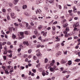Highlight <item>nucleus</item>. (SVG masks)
<instances>
[{
	"instance_id": "338daca9",
	"label": "nucleus",
	"mask_w": 80,
	"mask_h": 80,
	"mask_svg": "<svg viewBox=\"0 0 80 80\" xmlns=\"http://www.w3.org/2000/svg\"><path fill=\"white\" fill-rule=\"evenodd\" d=\"M2 68L3 69H4V70H5V69H6L5 67L4 66H2Z\"/></svg>"
},
{
	"instance_id": "cd10ccee",
	"label": "nucleus",
	"mask_w": 80,
	"mask_h": 80,
	"mask_svg": "<svg viewBox=\"0 0 80 80\" xmlns=\"http://www.w3.org/2000/svg\"><path fill=\"white\" fill-rule=\"evenodd\" d=\"M7 19L8 20L10 19V16H7Z\"/></svg>"
},
{
	"instance_id": "0e129e2a",
	"label": "nucleus",
	"mask_w": 80,
	"mask_h": 80,
	"mask_svg": "<svg viewBox=\"0 0 80 80\" xmlns=\"http://www.w3.org/2000/svg\"><path fill=\"white\" fill-rule=\"evenodd\" d=\"M78 17H76L74 18V20H78Z\"/></svg>"
},
{
	"instance_id": "864d4df0",
	"label": "nucleus",
	"mask_w": 80,
	"mask_h": 80,
	"mask_svg": "<svg viewBox=\"0 0 80 80\" xmlns=\"http://www.w3.org/2000/svg\"><path fill=\"white\" fill-rule=\"evenodd\" d=\"M21 68L22 70H23V69H24V68H25V67H23V66H21Z\"/></svg>"
},
{
	"instance_id": "4c0bfd02",
	"label": "nucleus",
	"mask_w": 80,
	"mask_h": 80,
	"mask_svg": "<svg viewBox=\"0 0 80 80\" xmlns=\"http://www.w3.org/2000/svg\"><path fill=\"white\" fill-rule=\"evenodd\" d=\"M32 72H33L34 73H35V72H36V70L33 69H32Z\"/></svg>"
},
{
	"instance_id": "f8f14e48",
	"label": "nucleus",
	"mask_w": 80,
	"mask_h": 80,
	"mask_svg": "<svg viewBox=\"0 0 80 80\" xmlns=\"http://www.w3.org/2000/svg\"><path fill=\"white\" fill-rule=\"evenodd\" d=\"M68 65H71L72 64V61L71 60L68 61Z\"/></svg>"
},
{
	"instance_id": "dca6fc26",
	"label": "nucleus",
	"mask_w": 80,
	"mask_h": 80,
	"mask_svg": "<svg viewBox=\"0 0 80 80\" xmlns=\"http://www.w3.org/2000/svg\"><path fill=\"white\" fill-rule=\"evenodd\" d=\"M8 52V51L7 50H5L3 52V54L4 55H7V53Z\"/></svg>"
},
{
	"instance_id": "8fccbe9b",
	"label": "nucleus",
	"mask_w": 80,
	"mask_h": 80,
	"mask_svg": "<svg viewBox=\"0 0 80 80\" xmlns=\"http://www.w3.org/2000/svg\"><path fill=\"white\" fill-rule=\"evenodd\" d=\"M67 52H68L67 51H66L64 52V54H65V55H67Z\"/></svg>"
},
{
	"instance_id": "13d9d810",
	"label": "nucleus",
	"mask_w": 80,
	"mask_h": 80,
	"mask_svg": "<svg viewBox=\"0 0 80 80\" xmlns=\"http://www.w3.org/2000/svg\"><path fill=\"white\" fill-rule=\"evenodd\" d=\"M78 38V37L77 36H75L73 38H74V39H77Z\"/></svg>"
},
{
	"instance_id": "6ab92c4d",
	"label": "nucleus",
	"mask_w": 80,
	"mask_h": 80,
	"mask_svg": "<svg viewBox=\"0 0 80 80\" xmlns=\"http://www.w3.org/2000/svg\"><path fill=\"white\" fill-rule=\"evenodd\" d=\"M41 28H42V25L39 26L38 27V29H39V30H41Z\"/></svg>"
},
{
	"instance_id": "a18cd8bd",
	"label": "nucleus",
	"mask_w": 80,
	"mask_h": 80,
	"mask_svg": "<svg viewBox=\"0 0 80 80\" xmlns=\"http://www.w3.org/2000/svg\"><path fill=\"white\" fill-rule=\"evenodd\" d=\"M42 74L43 76H45V75H46L45 74V72H43L42 73Z\"/></svg>"
},
{
	"instance_id": "0eeeda50",
	"label": "nucleus",
	"mask_w": 80,
	"mask_h": 80,
	"mask_svg": "<svg viewBox=\"0 0 80 80\" xmlns=\"http://www.w3.org/2000/svg\"><path fill=\"white\" fill-rule=\"evenodd\" d=\"M79 30V29H78V28H76L75 27L73 30V31H76L77 32Z\"/></svg>"
},
{
	"instance_id": "c85d7f7f",
	"label": "nucleus",
	"mask_w": 80,
	"mask_h": 80,
	"mask_svg": "<svg viewBox=\"0 0 80 80\" xmlns=\"http://www.w3.org/2000/svg\"><path fill=\"white\" fill-rule=\"evenodd\" d=\"M9 30L10 32H12V27L9 28Z\"/></svg>"
},
{
	"instance_id": "72a5a7b5",
	"label": "nucleus",
	"mask_w": 80,
	"mask_h": 80,
	"mask_svg": "<svg viewBox=\"0 0 80 80\" xmlns=\"http://www.w3.org/2000/svg\"><path fill=\"white\" fill-rule=\"evenodd\" d=\"M52 33L53 35H54L55 33V31L54 30H53L52 31Z\"/></svg>"
},
{
	"instance_id": "5fc2aeb1",
	"label": "nucleus",
	"mask_w": 80,
	"mask_h": 80,
	"mask_svg": "<svg viewBox=\"0 0 80 80\" xmlns=\"http://www.w3.org/2000/svg\"><path fill=\"white\" fill-rule=\"evenodd\" d=\"M7 43V42H4L2 43V45H5Z\"/></svg>"
},
{
	"instance_id": "680f3d73",
	"label": "nucleus",
	"mask_w": 80,
	"mask_h": 80,
	"mask_svg": "<svg viewBox=\"0 0 80 80\" xmlns=\"http://www.w3.org/2000/svg\"><path fill=\"white\" fill-rule=\"evenodd\" d=\"M8 56L10 57V58H11V57H12V53H11L9 55H8Z\"/></svg>"
},
{
	"instance_id": "49530a36",
	"label": "nucleus",
	"mask_w": 80,
	"mask_h": 80,
	"mask_svg": "<svg viewBox=\"0 0 80 80\" xmlns=\"http://www.w3.org/2000/svg\"><path fill=\"white\" fill-rule=\"evenodd\" d=\"M57 68L56 66H54V67H53V68H54V70H57V69H55V68Z\"/></svg>"
},
{
	"instance_id": "774afa93",
	"label": "nucleus",
	"mask_w": 80,
	"mask_h": 80,
	"mask_svg": "<svg viewBox=\"0 0 80 80\" xmlns=\"http://www.w3.org/2000/svg\"><path fill=\"white\" fill-rule=\"evenodd\" d=\"M3 58L5 60L7 58V57H6V56H3Z\"/></svg>"
},
{
	"instance_id": "f257e3e1",
	"label": "nucleus",
	"mask_w": 80,
	"mask_h": 80,
	"mask_svg": "<svg viewBox=\"0 0 80 80\" xmlns=\"http://www.w3.org/2000/svg\"><path fill=\"white\" fill-rule=\"evenodd\" d=\"M36 55L38 57H39V56H41V54H40V51H39V49H38L36 51Z\"/></svg>"
},
{
	"instance_id": "bf43d9fd",
	"label": "nucleus",
	"mask_w": 80,
	"mask_h": 80,
	"mask_svg": "<svg viewBox=\"0 0 80 80\" xmlns=\"http://www.w3.org/2000/svg\"><path fill=\"white\" fill-rule=\"evenodd\" d=\"M72 10H69L68 12H69V13H72Z\"/></svg>"
},
{
	"instance_id": "603ef678",
	"label": "nucleus",
	"mask_w": 80,
	"mask_h": 80,
	"mask_svg": "<svg viewBox=\"0 0 80 80\" xmlns=\"http://www.w3.org/2000/svg\"><path fill=\"white\" fill-rule=\"evenodd\" d=\"M23 57L24 58H26V57H27V54H24L23 55Z\"/></svg>"
},
{
	"instance_id": "1a4fd4ad",
	"label": "nucleus",
	"mask_w": 80,
	"mask_h": 80,
	"mask_svg": "<svg viewBox=\"0 0 80 80\" xmlns=\"http://www.w3.org/2000/svg\"><path fill=\"white\" fill-rule=\"evenodd\" d=\"M10 68H11V66H10V65L9 66H7L6 67V68L7 69H8V70H10Z\"/></svg>"
},
{
	"instance_id": "3c124183",
	"label": "nucleus",
	"mask_w": 80,
	"mask_h": 80,
	"mask_svg": "<svg viewBox=\"0 0 80 80\" xmlns=\"http://www.w3.org/2000/svg\"><path fill=\"white\" fill-rule=\"evenodd\" d=\"M72 38L71 37H69V38H68V40H72Z\"/></svg>"
},
{
	"instance_id": "7c9ffc66",
	"label": "nucleus",
	"mask_w": 80,
	"mask_h": 80,
	"mask_svg": "<svg viewBox=\"0 0 80 80\" xmlns=\"http://www.w3.org/2000/svg\"><path fill=\"white\" fill-rule=\"evenodd\" d=\"M63 8L65 10H66V9H67V6H64V7Z\"/></svg>"
},
{
	"instance_id": "473e14b6",
	"label": "nucleus",
	"mask_w": 80,
	"mask_h": 80,
	"mask_svg": "<svg viewBox=\"0 0 80 80\" xmlns=\"http://www.w3.org/2000/svg\"><path fill=\"white\" fill-rule=\"evenodd\" d=\"M66 19H63L62 22V23H64L65 22H66Z\"/></svg>"
},
{
	"instance_id": "4468645a",
	"label": "nucleus",
	"mask_w": 80,
	"mask_h": 80,
	"mask_svg": "<svg viewBox=\"0 0 80 80\" xmlns=\"http://www.w3.org/2000/svg\"><path fill=\"white\" fill-rule=\"evenodd\" d=\"M23 44H24V45H26L27 46L28 45V42H23Z\"/></svg>"
},
{
	"instance_id": "2eb2a0df",
	"label": "nucleus",
	"mask_w": 80,
	"mask_h": 80,
	"mask_svg": "<svg viewBox=\"0 0 80 80\" xmlns=\"http://www.w3.org/2000/svg\"><path fill=\"white\" fill-rule=\"evenodd\" d=\"M73 9L74 12H76L77 11V9L75 8V7H73Z\"/></svg>"
},
{
	"instance_id": "a19ab883",
	"label": "nucleus",
	"mask_w": 80,
	"mask_h": 80,
	"mask_svg": "<svg viewBox=\"0 0 80 80\" xmlns=\"http://www.w3.org/2000/svg\"><path fill=\"white\" fill-rule=\"evenodd\" d=\"M40 66V64H38V65H37L36 66V67H37L38 68Z\"/></svg>"
},
{
	"instance_id": "f03ea898",
	"label": "nucleus",
	"mask_w": 80,
	"mask_h": 80,
	"mask_svg": "<svg viewBox=\"0 0 80 80\" xmlns=\"http://www.w3.org/2000/svg\"><path fill=\"white\" fill-rule=\"evenodd\" d=\"M36 14H37V13H42V11L39 9H38L36 10Z\"/></svg>"
},
{
	"instance_id": "c9c22d12",
	"label": "nucleus",
	"mask_w": 80,
	"mask_h": 80,
	"mask_svg": "<svg viewBox=\"0 0 80 80\" xmlns=\"http://www.w3.org/2000/svg\"><path fill=\"white\" fill-rule=\"evenodd\" d=\"M52 28L53 30H55L56 28L54 26H53L52 27Z\"/></svg>"
},
{
	"instance_id": "09e8293b",
	"label": "nucleus",
	"mask_w": 80,
	"mask_h": 80,
	"mask_svg": "<svg viewBox=\"0 0 80 80\" xmlns=\"http://www.w3.org/2000/svg\"><path fill=\"white\" fill-rule=\"evenodd\" d=\"M26 27H27H27H28V23H26Z\"/></svg>"
},
{
	"instance_id": "39448f33",
	"label": "nucleus",
	"mask_w": 80,
	"mask_h": 80,
	"mask_svg": "<svg viewBox=\"0 0 80 80\" xmlns=\"http://www.w3.org/2000/svg\"><path fill=\"white\" fill-rule=\"evenodd\" d=\"M73 25V26H74V25L75 26V27H77L79 25V24L78 22H77L76 24H74Z\"/></svg>"
},
{
	"instance_id": "393cba45",
	"label": "nucleus",
	"mask_w": 80,
	"mask_h": 80,
	"mask_svg": "<svg viewBox=\"0 0 80 80\" xmlns=\"http://www.w3.org/2000/svg\"><path fill=\"white\" fill-rule=\"evenodd\" d=\"M60 46V44L59 43H58L56 46V48H58Z\"/></svg>"
},
{
	"instance_id": "4d7b16f0",
	"label": "nucleus",
	"mask_w": 80,
	"mask_h": 80,
	"mask_svg": "<svg viewBox=\"0 0 80 80\" xmlns=\"http://www.w3.org/2000/svg\"><path fill=\"white\" fill-rule=\"evenodd\" d=\"M31 25H32V26H33L34 25V23H33L32 22H31L30 23Z\"/></svg>"
},
{
	"instance_id": "2f4dec72",
	"label": "nucleus",
	"mask_w": 80,
	"mask_h": 80,
	"mask_svg": "<svg viewBox=\"0 0 80 80\" xmlns=\"http://www.w3.org/2000/svg\"><path fill=\"white\" fill-rule=\"evenodd\" d=\"M20 35L21 36H23V32H20Z\"/></svg>"
},
{
	"instance_id": "052dcab7",
	"label": "nucleus",
	"mask_w": 80,
	"mask_h": 80,
	"mask_svg": "<svg viewBox=\"0 0 80 80\" xmlns=\"http://www.w3.org/2000/svg\"><path fill=\"white\" fill-rule=\"evenodd\" d=\"M25 34L26 35H28V31L25 32Z\"/></svg>"
},
{
	"instance_id": "5701e85b",
	"label": "nucleus",
	"mask_w": 80,
	"mask_h": 80,
	"mask_svg": "<svg viewBox=\"0 0 80 80\" xmlns=\"http://www.w3.org/2000/svg\"><path fill=\"white\" fill-rule=\"evenodd\" d=\"M66 30L67 32H69L70 31V29H69V28L68 27H67L66 28Z\"/></svg>"
},
{
	"instance_id": "69168bd1",
	"label": "nucleus",
	"mask_w": 80,
	"mask_h": 80,
	"mask_svg": "<svg viewBox=\"0 0 80 80\" xmlns=\"http://www.w3.org/2000/svg\"><path fill=\"white\" fill-rule=\"evenodd\" d=\"M13 30V31H15V30H17V28H14Z\"/></svg>"
},
{
	"instance_id": "7ed1b4c3",
	"label": "nucleus",
	"mask_w": 80,
	"mask_h": 80,
	"mask_svg": "<svg viewBox=\"0 0 80 80\" xmlns=\"http://www.w3.org/2000/svg\"><path fill=\"white\" fill-rule=\"evenodd\" d=\"M24 15H26V16H30V14H29L26 11H25L24 12Z\"/></svg>"
},
{
	"instance_id": "a211bd4d",
	"label": "nucleus",
	"mask_w": 80,
	"mask_h": 80,
	"mask_svg": "<svg viewBox=\"0 0 80 80\" xmlns=\"http://www.w3.org/2000/svg\"><path fill=\"white\" fill-rule=\"evenodd\" d=\"M57 7H58L59 9H62V6H61V5H57Z\"/></svg>"
},
{
	"instance_id": "aec40b11",
	"label": "nucleus",
	"mask_w": 80,
	"mask_h": 80,
	"mask_svg": "<svg viewBox=\"0 0 80 80\" xmlns=\"http://www.w3.org/2000/svg\"><path fill=\"white\" fill-rule=\"evenodd\" d=\"M80 61V59H77L75 60V62H79V61Z\"/></svg>"
},
{
	"instance_id": "e2e57ef3",
	"label": "nucleus",
	"mask_w": 80,
	"mask_h": 80,
	"mask_svg": "<svg viewBox=\"0 0 80 80\" xmlns=\"http://www.w3.org/2000/svg\"><path fill=\"white\" fill-rule=\"evenodd\" d=\"M53 2V1H52V0L49 1V2L50 3H52Z\"/></svg>"
},
{
	"instance_id": "6e6552de",
	"label": "nucleus",
	"mask_w": 80,
	"mask_h": 80,
	"mask_svg": "<svg viewBox=\"0 0 80 80\" xmlns=\"http://www.w3.org/2000/svg\"><path fill=\"white\" fill-rule=\"evenodd\" d=\"M18 2V0H14V3L15 4V5H17Z\"/></svg>"
},
{
	"instance_id": "423d86ee",
	"label": "nucleus",
	"mask_w": 80,
	"mask_h": 80,
	"mask_svg": "<svg viewBox=\"0 0 80 80\" xmlns=\"http://www.w3.org/2000/svg\"><path fill=\"white\" fill-rule=\"evenodd\" d=\"M41 3V0H37L36 1V4L37 5H38V4H39V3Z\"/></svg>"
},
{
	"instance_id": "e433bc0d",
	"label": "nucleus",
	"mask_w": 80,
	"mask_h": 80,
	"mask_svg": "<svg viewBox=\"0 0 80 80\" xmlns=\"http://www.w3.org/2000/svg\"><path fill=\"white\" fill-rule=\"evenodd\" d=\"M32 52V50L31 49H29L28 51V53H31V52Z\"/></svg>"
},
{
	"instance_id": "b1692460",
	"label": "nucleus",
	"mask_w": 80,
	"mask_h": 80,
	"mask_svg": "<svg viewBox=\"0 0 80 80\" xmlns=\"http://www.w3.org/2000/svg\"><path fill=\"white\" fill-rule=\"evenodd\" d=\"M33 18L34 19V20H38V19L37 18V17L35 16H33Z\"/></svg>"
},
{
	"instance_id": "20e7f679",
	"label": "nucleus",
	"mask_w": 80,
	"mask_h": 80,
	"mask_svg": "<svg viewBox=\"0 0 80 80\" xmlns=\"http://www.w3.org/2000/svg\"><path fill=\"white\" fill-rule=\"evenodd\" d=\"M61 54V52H59L58 53L56 54V57H58V56H60Z\"/></svg>"
},
{
	"instance_id": "f3484780",
	"label": "nucleus",
	"mask_w": 80,
	"mask_h": 80,
	"mask_svg": "<svg viewBox=\"0 0 80 80\" xmlns=\"http://www.w3.org/2000/svg\"><path fill=\"white\" fill-rule=\"evenodd\" d=\"M50 70L51 71V72H53L54 71V69H53L52 68H50Z\"/></svg>"
},
{
	"instance_id": "de8ad7c7",
	"label": "nucleus",
	"mask_w": 80,
	"mask_h": 80,
	"mask_svg": "<svg viewBox=\"0 0 80 80\" xmlns=\"http://www.w3.org/2000/svg\"><path fill=\"white\" fill-rule=\"evenodd\" d=\"M40 47H41V45H40V44H38L37 45V47L38 48H39Z\"/></svg>"
},
{
	"instance_id": "58836bf2",
	"label": "nucleus",
	"mask_w": 80,
	"mask_h": 80,
	"mask_svg": "<svg viewBox=\"0 0 80 80\" xmlns=\"http://www.w3.org/2000/svg\"><path fill=\"white\" fill-rule=\"evenodd\" d=\"M9 5L10 7H12V3H9Z\"/></svg>"
},
{
	"instance_id": "f704fd0d",
	"label": "nucleus",
	"mask_w": 80,
	"mask_h": 80,
	"mask_svg": "<svg viewBox=\"0 0 80 80\" xmlns=\"http://www.w3.org/2000/svg\"><path fill=\"white\" fill-rule=\"evenodd\" d=\"M14 15H15L14 13H11V17H13V16H14Z\"/></svg>"
},
{
	"instance_id": "a878e982",
	"label": "nucleus",
	"mask_w": 80,
	"mask_h": 80,
	"mask_svg": "<svg viewBox=\"0 0 80 80\" xmlns=\"http://www.w3.org/2000/svg\"><path fill=\"white\" fill-rule=\"evenodd\" d=\"M7 10L9 12H12V10H11L10 8L8 9Z\"/></svg>"
},
{
	"instance_id": "6e6d98bb",
	"label": "nucleus",
	"mask_w": 80,
	"mask_h": 80,
	"mask_svg": "<svg viewBox=\"0 0 80 80\" xmlns=\"http://www.w3.org/2000/svg\"><path fill=\"white\" fill-rule=\"evenodd\" d=\"M53 24H54V25H55V24H57V21H56L54 22L53 23Z\"/></svg>"
},
{
	"instance_id": "c756f323",
	"label": "nucleus",
	"mask_w": 80,
	"mask_h": 80,
	"mask_svg": "<svg viewBox=\"0 0 80 80\" xmlns=\"http://www.w3.org/2000/svg\"><path fill=\"white\" fill-rule=\"evenodd\" d=\"M49 40H50V38H47L45 39V42H47V41H49Z\"/></svg>"
},
{
	"instance_id": "ddd939ff",
	"label": "nucleus",
	"mask_w": 80,
	"mask_h": 80,
	"mask_svg": "<svg viewBox=\"0 0 80 80\" xmlns=\"http://www.w3.org/2000/svg\"><path fill=\"white\" fill-rule=\"evenodd\" d=\"M4 71L6 74H8L9 73V72H8V69H4Z\"/></svg>"
},
{
	"instance_id": "412c9836",
	"label": "nucleus",
	"mask_w": 80,
	"mask_h": 80,
	"mask_svg": "<svg viewBox=\"0 0 80 80\" xmlns=\"http://www.w3.org/2000/svg\"><path fill=\"white\" fill-rule=\"evenodd\" d=\"M13 35H12V38H13V39H15V38H16V36H15V35L13 34Z\"/></svg>"
},
{
	"instance_id": "c03bdc74",
	"label": "nucleus",
	"mask_w": 80,
	"mask_h": 80,
	"mask_svg": "<svg viewBox=\"0 0 80 80\" xmlns=\"http://www.w3.org/2000/svg\"><path fill=\"white\" fill-rule=\"evenodd\" d=\"M62 63H66V61H65L64 60H62Z\"/></svg>"
},
{
	"instance_id": "4be33fe9",
	"label": "nucleus",
	"mask_w": 80,
	"mask_h": 80,
	"mask_svg": "<svg viewBox=\"0 0 80 80\" xmlns=\"http://www.w3.org/2000/svg\"><path fill=\"white\" fill-rule=\"evenodd\" d=\"M44 62L45 63H47V62H48V59L47 58H46L45 59Z\"/></svg>"
},
{
	"instance_id": "bb28decb",
	"label": "nucleus",
	"mask_w": 80,
	"mask_h": 80,
	"mask_svg": "<svg viewBox=\"0 0 80 80\" xmlns=\"http://www.w3.org/2000/svg\"><path fill=\"white\" fill-rule=\"evenodd\" d=\"M48 7H47V6H45L44 7V9H45V10H48Z\"/></svg>"
},
{
	"instance_id": "9d476101",
	"label": "nucleus",
	"mask_w": 80,
	"mask_h": 80,
	"mask_svg": "<svg viewBox=\"0 0 80 80\" xmlns=\"http://www.w3.org/2000/svg\"><path fill=\"white\" fill-rule=\"evenodd\" d=\"M23 9H26L27 7V5H23L22 6Z\"/></svg>"
},
{
	"instance_id": "ea45409f",
	"label": "nucleus",
	"mask_w": 80,
	"mask_h": 80,
	"mask_svg": "<svg viewBox=\"0 0 80 80\" xmlns=\"http://www.w3.org/2000/svg\"><path fill=\"white\" fill-rule=\"evenodd\" d=\"M3 49V48H2V44L0 45V50H1L2 49Z\"/></svg>"
},
{
	"instance_id": "37998d69",
	"label": "nucleus",
	"mask_w": 80,
	"mask_h": 80,
	"mask_svg": "<svg viewBox=\"0 0 80 80\" xmlns=\"http://www.w3.org/2000/svg\"><path fill=\"white\" fill-rule=\"evenodd\" d=\"M67 33H68V32H67V31H65L64 32V34H66V35H67Z\"/></svg>"
},
{
	"instance_id": "79ce46f5",
	"label": "nucleus",
	"mask_w": 80,
	"mask_h": 80,
	"mask_svg": "<svg viewBox=\"0 0 80 80\" xmlns=\"http://www.w3.org/2000/svg\"><path fill=\"white\" fill-rule=\"evenodd\" d=\"M14 25L15 26H17V27H18V24L16 23H14Z\"/></svg>"
},
{
	"instance_id": "9b49d317",
	"label": "nucleus",
	"mask_w": 80,
	"mask_h": 80,
	"mask_svg": "<svg viewBox=\"0 0 80 80\" xmlns=\"http://www.w3.org/2000/svg\"><path fill=\"white\" fill-rule=\"evenodd\" d=\"M34 33H35V34H36V35H37V36L38 35V32H37V30H35L34 32Z\"/></svg>"
}]
</instances>
